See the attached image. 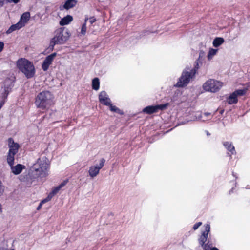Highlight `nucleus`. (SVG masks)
I'll list each match as a JSON object with an SVG mask.
<instances>
[{"label":"nucleus","instance_id":"nucleus-1","mask_svg":"<svg viewBox=\"0 0 250 250\" xmlns=\"http://www.w3.org/2000/svg\"><path fill=\"white\" fill-rule=\"evenodd\" d=\"M49 168L48 159L46 157L40 158L30 168L29 177L32 181L44 178L48 175Z\"/></svg>","mask_w":250,"mask_h":250},{"label":"nucleus","instance_id":"nucleus-2","mask_svg":"<svg viewBox=\"0 0 250 250\" xmlns=\"http://www.w3.org/2000/svg\"><path fill=\"white\" fill-rule=\"evenodd\" d=\"M53 95L49 91H42L36 97L35 104L37 107L42 110L48 109L53 104Z\"/></svg>","mask_w":250,"mask_h":250},{"label":"nucleus","instance_id":"nucleus-3","mask_svg":"<svg viewBox=\"0 0 250 250\" xmlns=\"http://www.w3.org/2000/svg\"><path fill=\"white\" fill-rule=\"evenodd\" d=\"M70 37V34L67 29L59 28L54 32V36L50 42L49 49L52 51L56 44L65 43Z\"/></svg>","mask_w":250,"mask_h":250},{"label":"nucleus","instance_id":"nucleus-4","mask_svg":"<svg viewBox=\"0 0 250 250\" xmlns=\"http://www.w3.org/2000/svg\"><path fill=\"white\" fill-rule=\"evenodd\" d=\"M18 69L28 78H32L35 73V69L33 64L27 59L21 58L17 62Z\"/></svg>","mask_w":250,"mask_h":250},{"label":"nucleus","instance_id":"nucleus-5","mask_svg":"<svg viewBox=\"0 0 250 250\" xmlns=\"http://www.w3.org/2000/svg\"><path fill=\"white\" fill-rule=\"evenodd\" d=\"M199 68L198 63L196 62L194 68L190 70H188L185 69L179 78L177 83L174 85L177 87H183L187 86L189 83L191 79H193L196 74V70Z\"/></svg>","mask_w":250,"mask_h":250},{"label":"nucleus","instance_id":"nucleus-6","mask_svg":"<svg viewBox=\"0 0 250 250\" xmlns=\"http://www.w3.org/2000/svg\"><path fill=\"white\" fill-rule=\"evenodd\" d=\"M13 86L14 80L11 78L6 79L1 83L0 90V109L5 104Z\"/></svg>","mask_w":250,"mask_h":250},{"label":"nucleus","instance_id":"nucleus-7","mask_svg":"<svg viewBox=\"0 0 250 250\" xmlns=\"http://www.w3.org/2000/svg\"><path fill=\"white\" fill-rule=\"evenodd\" d=\"M9 150L7 155V162L8 164H12L13 161L15 160V155L18 153L20 148L18 143L14 142L12 138H8L7 140Z\"/></svg>","mask_w":250,"mask_h":250},{"label":"nucleus","instance_id":"nucleus-8","mask_svg":"<svg viewBox=\"0 0 250 250\" xmlns=\"http://www.w3.org/2000/svg\"><path fill=\"white\" fill-rule=\"evenodd\" d=\"M222 86V83L214 79H209L203 85V89L211 92H216Z\"/></svg>","mask_w":250,"mask_h":250},{"label":"nucleus","instance_id":"nucleus-9","mask_svg":"<svg viewBox=\"0 0 250 250\" xmlns=\"http://www.w3.org/2000/svg\"><path fill=\"white\" fill-rule=\"evenodd\" d=\"M210 225L207 224L205 226V230L202 232L201 235L200 236L198 239L199 244L201 246L204 250H208L210 248L208 242L206 243L208 240V233L210 231Z\"/></svg>","mask_w":250,"mask_h":250},{"label":"nucleus","instance_id":"nucleus-10","mask_svg":"<svg viewBox=\"0 0 250 250\" xmlns=\"http://www.w3.org/2000/svg\"><path fill=\"white\" fill-rule=\"evenodd\" d=\"M105 162V160L102 158L99 165L91 166L88 171L89 176L92 178L96 177L99 174L100 170L104 167Z\"/></svg>","mask_w":250,"mask_h":250},{"label":"nucleus","instance_id":"nucleus-11","mask_svg":"<svg viewBox=\"0 0 250 250\" xmlns=\"http://www.w3.org/2000/svg\"><path fill=\"white\" fill-rule=\"evenodd\" d=\"M168 104H166L160 105L148 106L143 109V112L148 114H151L158 112L159 110H162L165 109L168 106Z\"/></svg>","mask_w":250,"mask_h":250},{"label":"nucleus","instance_id":"nucleus-12","mask_svg":"<svg viewBox=\"0 0 250 250\" xmlns=\"http://www.w3.org/2000/svg\"><path fill=\"white\" fill-rule=\"evenodd\" d=\"M56 55V53H53L45 58L42 64V69L44 71H46L48 69Z\"/></svg>","mask_w":250,"mask_h":250},{"label":"nucleus","instance_id":"nucleus-13","mask_svg":"<svg viewBox=\"0 0 250 250\" xmlns=\"http://www.w3.org/2000/svg\"><path fill=\"white\" fill-rule=\"evenodd\" d=\"M99 101L105 105H108L111 103L107 93L105 91H101L99 95Z\"/></svg>","mask_w":250,"mask_h":250},{"label":"nucleus","instance_id":"nucleus-14","mask_svg":"<svg viewBox=\"0 0 250 250\" xmlns=\"http://www.w3.org/2000/svg\"><path fill=\"white\" fill-rule=\"evenodd\" d=\"M14 161H13L12 164H8L10 167L12 172L15 175L19 174L23 169L25 168V166L21 164H17L14 166Z\"/></svg>","mask_w":250,"mask_h":250},{"label":"nucleus","instance_id":"nucleus-15","mask_svg":"<svg viewBox=\"0 0 250 250\" xmlns=\"http://www.w3.org/2000/svg\"><path fill=\"white\" fill-rule=\"evenodd\" d=\"M77 3V1L76 0H67L63 6L60 7V9L61 10L63 9L68 10L75 7Z\"/></svg>","mask_w":250,"mask_h":250},{"label":"nucleus","instance_id":"nucleus-16","mask_svg":"<svg viewBox=\"0 0 250 250\" xmlns=\"http://www.w3.org/2000/svg\"><path fill=\"white\" fill-rule=\"evenodd\" d=\"M223 145L225 148L227 149L230 153H228L229 155L230 156L231 155L234 154L236 153L235 147L233 146L231 142H223Z\"/></svg>","mask_w":250,"mask_h":250},{"label":"nucleus","instance_id":"nucleus-17","mask_svg":"<svg viewBox=\"0 0 250 250\" xmlns=\"http://www.w3.org/2000/svg\"><path fill=\"white\" fill-rule=\"evenodd\" d=\"M30 18V13L29 12H24L22 14L21 17L19 22H21L23 26H24L25 24L28 22Z\"/></svg>","mask_w":250,"mask_h":250},{"label":"nucleus","instance_id":"nucleus-18","mask_svg":"<svg viewBox=\"0 0 250 250\" xmlns=\"http://www.w3.org/2000/svg\"><path fill=\"white\" fill-rule=\"evenodd\" d=\"M22 27H23V25H21V22L19 21L16 24L12 25L7 30L6 33L8 34H10L14 31L21 29Z\"/></svg>","mask_w":250,"mask_h":250},{"label":"nucleus","instance_id":"nucleus-19","mask_svg":"<svg viewBox=\"0 0 250 250\" xmlns=\"http://www.w3.org/2000/svg\"><path fill=\"white\" fill-rule=\"evenodd\" d=\"M73 20V18L70 15H67L62 18L60 21V24L62 26L68 24Z\"/></svg>","mask_w":250,"mask_h":250},{"label":"nucleus","instance_id":"nucleus-20","mask_svg":"<svg viewBox=\"0 0 250 250\" xmlns=\"http://www.w3.org/2000/svg\"><path fill=\"white\" fill-rule=\"evenodd\" d=\"M67 183L66 181H64L63 182L60 184L58 186L55 188L52 191L49 193L50 195L53 197L55 194H56L59 191L64 187Z\"/></svg>","mask_w":250,"mask_h":250},{"label":"nucleus","instance_id":"nucleus-21","mask_svg":"<svg viewBox=\"0 0 250 250\" xmlns=\"http://www.w3.org/2000/svg\"><path fill=\"white\" fill-rule=\"evenodd\" d=\"M224 42V40L221 37H216L213 41V45L215 47L220 46Z\"/></svg>","mask_w":250,"mask_h":250},{"label":"nucleus","instance_id":"nucleus-22","mask_svg":"<svg viewBox=\"0 0 250 250\" xmlns=\"http://www.w3.org/2000/svg\"><path fill=\"white\" fill-rule=\"evenodd\" d=\"M238 102L237 97L233 92L229 97L228 103L229 104H236Z\"/></svg>","mask_w":250,"mask_h":250},{"label":"nucleus","instance_id":"nucleus-23","mask_svg":"<svg viewBox=\"0 0 250 250\" xmlns=\"http://www.w3.org/2000/svg\"><path fill=\"white\" fill-rule=\"evenodd\" d=\"M92 88L95 90H98L100 87V81L98 78H95L92 82Z\"/></svg>","mask_w":250,"mask_h":250},{"label":"nucleus","instance_id":"nucleus-24","mask_svg":"<svg viewBox=\"0 0 250 250\" xmlns=\"http://www.w3.org/2000/svg\"><path fill=\"white\" fill-rule=\"evenodd\" d=\"M218 51V49L211 48L209 49V52L208 54V60H210L212 59L213 57L216 54Z\"/></svg>","mask_w":250,"mask_h":250},{"label":"nucleus","instance_id":"nucleus-25","mask_svg":"<svg viewBox=\"0 0 250 250\" xmlns=\"http://www.w3.org/2000/svg\"><path fill=\"white\" fill-rule=\"evenodd\" d=\"M108 106H109L110 109L111 111L118 113L121 115L123 114V112L119 108H118L116 106L112 104L111 103H110V104L108 105Z\"/></svg>","mask_w":250,"mask_h":250},{"label":"nucleus","instance_id":"nucleus-26","mask_svg":"<svg viewBox=\"0 0 250 250\" xmlns=\"http://www.w3.org/2000/svg\"><path fill=\"white\" fill-rule=\"evenodd\" d=\"M88 20V18H85L84 20V22L81 28V34L83 35H85L86 32V22Z\"/></svg>","mask_w":250,"mask_h":250},{"label":"nucleus","instance_id":"nucleus-27","mask_svg":"<svg viewBox=\"0 0 250 250\" xmlns=\"http://www.w3.org/2000/svg\"><path fill=\"white\" fill-rule=\"evenodd\" d=\"M247 91V88H245L244 89H238L235 90L233 93L235 94V95L237 97L238 96H243L245 95Z\"/></svg>","mask_w":250,"mask_h":250},{"label":"nucleus","instance_id":"nucleus-28","mask_svg":"<svg viewBox=\"0 0 250 250\" xmlns=\"http://www.w3.org/2000/svg\"><path fill=\"white\" fill-rule=\"evenodd\" d=\"M52 197L51 196V195H50V194H49L47 196V198H46L45 199H43V200L42 201V202H41L42 204H44V203H46L47 202H48L49 201H50L51 199H52Z\"/></svg>","mask_w":250,"mask_h":250},{"label":"nucleus","instance_id":"nucleus-29","mask_svg":"<svg viewBox=\"0 0 250 250\" xmlns=\"http://www.w3.org/2000/svg\"><path fill=\"white\" fill-rule=\"evenodd\" d=\"M202 223L201 222H198V223H196V224H195L193 227V229L196 230L202 225Z\"/></svg>","mask_w":250,"mask_h":250},{"label":"nucleus","instance_id":"nucleus-30","mask_svg":"<svg viewBox=\"0 0 250 250\" xmlns=\"http://www.w3.org/2000/svg\"><path fill=\"white\" fill-rule=\"evenodd\" d=\"M7 1L9 3L17 4L19 2L20 0H7Z\"/></svg>","mask_w":250,"mask_h":250},{"label":"nucleus","instance_id":"nucleus-31","mask_svg":"<svg viewBox=\"0 0 250 250\" xmlns=\"http://www.w3.org/2000/svg\"><path fill=\"white\" fill-rule=\"evenodd\" d=\"M96 20L94 17H90L89 18V22L91 24H93L96 21Z\"/></svg>","mask_w":250,"mask_h":250},{"label":"nucleus","instance_id":"nucleus-32","mask_svg":"<svg viewBox=\"0 0 250 250\" xmlns=\"http://www.w3.org/2000/svg\"><path fill=\"white\" fill-rule=\"evenodd\" d=\"M4 44L3 42H0V53L2 51L4 48Z\"/></svg>","mask_w":250,"mask_h":250},{"label":"nucleus","instance_id":"nucleus-33","mask_svg":"<svg viewBox=\"0 0 250 250\" xmlns=\"http://www.w3.org/2000/svg\"><path fill=\"white\" fill-rule=\"evenodd\" d=\"M5 0H0V7L3 6Z\"/></svg>","mask_w":250,"mask_h":250},{"label":"nucleus","instance_id":"nucleus-34","mask_svg":"<svg viewBox=\"0 0 250 250\" xmlns=\"http://www.w3.org/2000/svg\"><path fill=\"white\" fill-rule=\"evenodd\" d=\"M210 115V113H208V112H205L203 114V115L205 116H209Z\"/></svg>","mask_w":250,"mask_h":250},{"label":"nucleus","instance_id":"nucleus-35","mask_svg":"<svg viewBox=\"0 0 250 250\" xmlns=\"http://www.w3.org/2000/svg\"><path fill=\"white\" fill-rule=\"evenodd\" d=\"M42 205V204L41 203H40V205H39V206L37 208L38 210H39L41 208Z\"/></svg>","mask_w":250,"mask_h":250},{"label":"nucleus","instance_id":"nucleus-36","mask_svg":"<svg viewBox=\"0 0 250 250\" xmlns=\"http://www.w3.org/2000/svg\"><path fill=\"white\" fill-rule=\"evenodd\" d=\"M210 250H219V249L216 247H213V248H211Z\"/></svg>","mask_w":250,"mask_h":250},{"label":"nucleus","instance_id":"nucleus-37","mask_svg":"<svg viewBox=\"0 0 250 250\" xmlns=\"http://www.w3.org/2000/svg\"><path fill=\"white\" fill-rule=\"evenodd\" d=\"M1 205L0 204V210H1Z\"/></svg>","mask_w":250,"mask_h":250},{"label":"nucleus","instance_id":"nucleus-38","mask_svg":"<svg viewBox=\"0 0 250 250\" xmlns=\"http://www.w3.org/2000/svg\"><path fill=\"white\" fill-rule=\"evenodd\" d=\"M207 135H209V134L208 133V132H207Z\"/></svg>","mask_w":250,"mask_h":250},{"label":"nucleus","instance_id":"nucleus-39","mask_svg":"<svg viewBox=\"0 0 250 250\" xmlns=\"http://www.w3.org/2000/svg\"><path fill=\"white\" fill-rule=\"evenodd\" d=\"M14 250V249H11V250Z\"/></svg>","mask_w":250,"mask_h":250}]
</instances>
